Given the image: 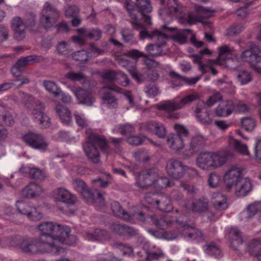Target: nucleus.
I'll use <instances>...</instances> for the list:
<instances>
[{
	"instance_id": "50",
	"label": "nucleus",
	"mask_w": 261,
	"mask_h": 261,
	"mask_svg": "<svg viewBox=\"0 0 261 261\" xmlns=\"http://www.w3.org/2000/svg\"><path fill=\"white\" fill-rule=\"evenodd\" d=\"M146 220L161 228H164L170 223L169 221H166L164 218L158 219L154 216L147 217Z\"/></svg>"
},
{
	"instance_id": "37",
	"label": "nucleus",
	"mask_w": 261,
	"mask_h": 261,
	"mask_svg": "<svg viewBox=\"0 0 261 261\" xmlns=\"http://www.w3.org/2000/svg\"><path fill=\"white\" fill-rule=\"evenodd\" d=\"M207 202L200 200L189 201L186 204L187 208L195 212L202 211L207 207Z\"/></svg>"
},
{
	"instance_id": "13",
	"label": "nucleus",
	"mask_w": 261,
	"mask_h": 261,
	"mask_svg": "<svg viewBox=\"0 0 261 261\" xmlns=\"http://www.w3.org/2000/svg\"><path fill=\"white\" fill-rule=\"evenodd\" d=\"M16 207L19 214L26 216L31 220L39 221L43 218V214L36 207L24 201H17Z\"/></svg>"
},
{
	"instance_id": "57",
	"label": "nucleus",
	"mask_w": 261,
	"mask_h": 261,
	"mask_svg": "<svg viewBox=\"0 0 261 261\" xmlns=\"http://www.w3.org/2000/svg\"><path fill=\"white\" fill-rule=\"evenodd\" d=\"M126 64H123L122 66H125L132 76L138 82H140L141 80L136 71V66L130 64V61H126Z\"/></svg>"
},
{
	"instance_id": "63",
	"label": "nucleus",
	"mask_w": 261,
	"mask_h": 261,
	"mask_svg": "<svg viewBox=\"0 0 261 261\" xmlns=\"http://www.w3.org/2000/svg\"><path fill=\"white\" fill-rule=\"evenodd\" d=\"M222 99V96L220 94L217 93L214 94L207 100L206 105L208 107H212L215 103L220 101Z\"/></svg>"
},
{
	"instance_id": "34",
	"label": "nucleus",
	"mask_w": 261,
	"mask_h": 261,
	"mask_svg": "<svg viewBox=\"0 0 261 261\" xmlns=\"http://www.w3.org/2000/svg\"><path fill=\"white\" fill-rule=\"evenodd\" d=\"M212 54V51L208 49V48H205L203 50H201L199 54H195L193 56V61L194 63L197 64L198 65V68L199 70L202 72V73H204L206 71V68L207 66L206 64H204L202 63L201 60L203 56L204 55H210Z\"/></svg>"
},
{
	"instance_id": "56",
	"label": "nucleus",
	"mask_w": 261,
	"mask_h": 261,
	"mask_svg": "<svg viewBox=\"0 0 261 261\" xmlns=\"http://www.w3.org/2000/svg\"><path fill=\"white\" fill-rule=\"evenodd\" d=\"M74 117L77 124L82 127H87L89 126V122L83 114L77 113L74 114Z\"/></svg>"
},
{
	"instance_id": "41",
	"label": "nucleus",
	"mask_w": 261,
	"mask_h": 261,
	"mask_svg": "<svg viewBox=\"0 0 261 261\" xmlns=\"http://www.w3.org/2000/svg\"><path fill=\"white\" fill-rule=\"evenodd\" d=\"M112 229L116 233L119 234L127 233L130 235H133L136 233L135 230L133 228L124 225L118 224H113Z\"/></svg>"
},
{
	"instance_id": "31",
	"label": "nucleus",
	"mask_w": 261,
	"mask_h": 261,
	"mask_svg": "<svg viewBox=\"0 0 261 261\" xmlns=\"http://www.w3.org/2000/svg\"><path fill=\"white\" fill-rule=\"evenodd\" d=\"M42 192V188L39 185L35 183L29 184L22 190L23 195L29 198L39 196Z\"/></svg>"
},
{
	"instance_id": "4",
	"label": "nucleus",
	"mask_w": 261,
	"mask_h": 261,
	"mask_svg": "<svg viewBox=\"0 0 261 261\" xmlns=\"http://www.w3.org/2000/svg\"><path fill=\"white\" fill-rule=\"evenodd\" d=\"M87 141L83 144V147L87 156L94 163L99 160V153L97 146L103 151H106L108 146L105 138L94 133L90 129L86 130Z\"/></svg>"
},
{
	"instance_id": "9",
	"label": "nucleus",
	"mask_w": 261,
	"mask_h": 261,
	"mask_svg": "<svg viewBox=\"0 0 261 261\" xmlns=\"http://www.w3.org/2000/svg\"><path fill=\"white\" fill-rule=\"evenodd\" d=\"M194 10L196 14L192 13H188L186 17L187 22L190 24L202 22L205 27L211 28V23L209 22L202 21V19L212 16L214 13V11L210 8L203 7L198 5L195 6Z\"/></svg>"
},
{
	"instance_id": "30",
	"label": "nucleus",
	"mask_w": 261,
	"mask_h": 261,
	"mask_svg": "<svg viewBox=\"0 0 261 261\" xmlns=\"http://www.w3.org/2000/svg\"><path fill=\"white\" fill-rule=\"evenodd\" d=\"M139 6L140 10L142 15V18L146 25H151L150 17L146 15L145 13H149L152 11V7L150 6L149 0H136Z\"/></svg>"
},
{
	"instance_id": "3",
	"label": "nucleus",
	"mask_w": 261,
	"mask_h": 261,
	"mask_svg": "<svg viewBox=\"0 0 261 261\" xmlns=\"http://www.w3.org/2000/svg\"><path fill=\"white\" fill-rule=\"evenodd\" d=\"M235 153L229 148L223 152H205L200 153L196 160V164L204 170H213L222 167L225 164L228 158L234 156Z\"/></svg>"
},
{
	"instance_id": "49",
	"label": "nucleus",
	"mask_w": 261,
	"mask_h": 261,
	"mask_svg": "<svg viewBox=\"0 0 261 261\" xmlns=\"http://www.w3.org/2000/svg\"><path fill=\"white\" fill-rule=\"evenodd\" d=\"M128 55L129 57H131L135 60H136L137 59L140 57H143L144 59V62L147 65L151 64H151H153L154 63V61L149 60L148 59L147 55H145L144 53L142 52H140L137 49H133L129 51L128 53Z\"/></svg>"
},
{
	"instance_id": "43",
	"label": "nucleus",
	"mask_w": 261,
	"mask_h": 261,
	"mask_svg": "<svg viewBox=\"0 0 261 261\" xmlns=\"http://www.w3.org/2000/svg\"><path fill=\"white\" fill-rule=\"evenodd\" d=\"M204 250L207 254L219 257L221 255V251L218 246L213 243H209L204 247Z\"/></svg>"
},
{
	"instance_id": "16",
	"label": "nucleus",
	"mask_w": 261,
	"mask_h": 261,
	"mask_svg": "<svg viewBox=\"0 0 261 261\" xmlns=\"http://www.w3.org/2000/svg\"><path fill=\"white\" fill-rule=\"evenodd\" d=\"M155 194H147L145 197V201L149 204L155 206L156 208L164 212H170L172 207L169 198L165 196H160L161 198L158 200L155 197Z\"/></svg>"
},
{
	"instance_id": "24",
	"label": "nucleus",
	"mask_w": 261,
	"mask_h": 261,
	"mask_svg": "<svg viewBox=\"0 0 261 261\" xmlns=\"http://www.w3.org/2000/svg\"><path fill=\"white\" fill-rule=\"evenodd\" d=\"M170 75L171 77L172 88L177 89L182 86L185 84L194 85L200 79V77L198 76L187 79L181 76L174 71H171Z\"/></svg>"
},
{
	"instance_id": "26",
	"label": "nucleus",
	"mask_w": 261,
	"mask_h": 261,
	"mask_svg": "<svg viewBox=\"0 0 261 261\" xmlns=\"http://www.w3.org/2000/svg\"><path fill=\"white\" fill-rule=\"evenodd\" d=\"M143 129L148 133L155 134L161 138L165 137L166 135V130L163 124L155 121L146 123L143 126Z\"/></svg>"
},
{
	"instance_id": "48",
	"label": "nucleus",
	"mask_w": 261,
	"mask_h": 261,
	"mask_svg": "<svg viewBox=\"0 0 261 261\" xmlns=\"http://www.w3.org/2000/svg\"><path fill=\"white\" fill-rule=\"evenodd\" d=\"M134 130V127L129 124H125L124 125H119L115 127L113 130L114 133L119 132L122 135H127L133 133Z\"/></svg>"
},
{
	"instance_id": "25",
	"label": "nucleus",
	"mask_w": 261,
	"mask_h": 261,
	"mask_svg": "<svg viewBox=\"0 0 261 261\" xmlns=\"http://www.w3.org/2000/svg\"><path fill=\"white\" fill-rule=\"evenodd\" d=\"M11 27L14 32V37L17 40H21L25 37L27 24L20 17H14L11 21Z\"/></svg>"
},
{
	"instance_id": "60",
	"label": "nucleus",
	"mask_w": 261,
	"mask_h": 261,
	"mask_svg": "<svg viewBox=\"0 0 261 261\" xmlns=\"http://www.w3.org/2000/svg\"><path fill=\"white\" fill-rule=\"evenodd\" d=\"M72 57L75 60L84 62L88 60L89 56L86 51L83 50L75 53Z\"/></svg>"
},
{
	"instance_id": "5",
	"label": "nucleus",
	"mask_w": 261,
	"mask_h": 261,
	"mask_svg": "<svg viewBox=\"0 0 261 261\" xmlns=\"http://www.w3.org/2000/svg\"><path fill=\"white\" fill-rule=\"evenodd\" d=\"M24 106L31 112L32 117L35 121L39 122L45 128L49 126V119L43 113L44 107L39 101L36 100L32 96L26 95Z\"/></svg>"
},
{
	"instance_id": "58",
	"label": "nucleus",
	"mask_w": 261,
	"mask_h": 261,
	"mask_svg": "<svg viewBox=\"0 0 261 261\" xmlns=\"http://www.w3.org/2000/svg\"><path fill=\"white\" fill-rule=\"evenodd\" d=\"M146 139L145 137L135 136L128 137L127 142L133 145H139L142 144Z\"/></svg>"
},
{
	"instance_id": "8",
	"label": "nucleus",
	"mask_w": 261,
	"mask_h": 261,
	"mask_svg": "<svg viewBox=\"0 0 261 261\" xmlns=\"http://www.w3.org/2000/svg\"><path fill=\"white\" fill-rule=\"evenodd\" d=\"M166 170L168 174L174 179H178L185 176H194L196 171L193 168L184 166L176 160H170L167 163Z\"/></svg>"
},
{
	"instance_id": "22",
	"label": "nucleus",
	"mask_w": 261,
	"mask_h": 261,
	"mask_svg": "<svg viewBox=\"0 0 261 261\" xmlns=\"http://www.w3.org/2000/svg\"><path fill=\"white\" fill-rule=\"evenodd\" d=\"M252 189V182L248 177L243 176L232 188L235 195L238 197L247 195Z\"/></svg>"
},
{
	"instance_id": "12",
	"label": "nucleus",
	"mask_w": 261,
	"mask_h": 261,
	"mask_svg": "<svg viewBox=\"0 0 261 261\" xmlns=\"http://www.w3.org/2000/svg\"><path fill=\"white\" fill-rule=\"evenodd\" d=\"M243 168L236 166L230 167L224 173L223 180L226 189L231 191L233 187L244 176Z\"/></svg>"
},
{
	"instance_id": "40",
	"label": "nucleus",
	"mask_w": 261,
	"mask_h": 261,
	"mask_svg": "<svg viewBox=\"0 0 261 261\" xmlns=\"http://www.w3.org/2000/svg\"><path fill=\"white\" fill-rule=\"evenodd\" d=\"M107 232L105 231L96 229L93 233H88L86 238L91 241H103L107 238Z\"/></svg>"
},
{
	"instance_id": "64",
	"label": "nucleus",
	"mask_w": 261,
	"mask_h": 261,
	"mask_svg": "<svg viewBox=\"0 0 261 261\" xmlns=\"http://www.w3.org/2000/svg\"><path fill=\"white\" fill-rule=\"evenodd\" d=\"M254 152L256 160H261V139H257L256 141Z\"/></svg>"
},
{
	"instance_id": "21",
	"label": "nucleus",
	"mask_w": 261,
	"mask_h": 261,
	"mask_svg": "<svg viewBox=\"0 0 261 261\" xmlns=\"http://www.w3.org/2000/svg\"><path fill=\"white\" fill-rule=\"evenodd\" d=\"M77 31L79 33V36L72 37L73 42L76 44H84L86 38L98 40L101 37V32L98 29L89 30L84 29H79Z\"/></svg>"
},
{
	"instance_id": "46",
	"label": "nucleus",
	"mask_w": 261,
	"mask_h": 261,
	"mask_svg": "<svg viewBox=\"0 0 261 261\" xmlns=\"http://www.w3.org/2000/svg\"><path fill=\"white\" fill-rule=\"evenodd\" d=\"M248 251L251 255L256 256V254L261 251V239L253 240L249 244Z\"/></svg>"
},
{
	"instance_id": "28",
	"label": "nucleus",
	"mask_w": 261,
	"mask_h": 261,
	"mask_svg": "<svg viewBox=\"0 0 261 261\" xmlns=\"http://www.w3.org/2000/svg\"><path fill=\"white\" fill-rule=\"evenodd\" d=\"M72 91L80 103L87 106H91L94 102V98L92 93L89 91L78 89L76 90H72Z\"/></svg>"
},
{
	"instance_id": "55",
	"label": "nucleus",
	"mask_w": 261,
	"mask_h": 261,
	"mask_svg": "<svg viewBox=\"0 0 261 261\" xmlns=\"http://www.w3.org/2000/svg\"><path fill=\"white\" fill-rule=\"evenodd\" d=\"M238 78L242 85L248 84L251 82L252 79L251 73L246 71L240 72L238 76Z\"/></svg>"
},
{
	"instance_id": "54",
	"label": "nucleus",
	"mask_w": 261,
	"mask_h": 261,
	"mask_svg": "<svg viewBox=\"0 0 261 261\" xmlns=\"http://www.w3.org/2000/svg\"><path fill=\"white\" fill-rule=\"evenodd\" d=\"M56 50L59 54L66 55L70 52L71 49L68 43L64 41H61L57 44Z\"/></svg>"
},
{
	"instance_id": "14",
	"label": "nucleus",
	"mask_w": 261,
	"mask_h": 261,
	"mask_svg": "<svg viewBox=\"0 0 261 261\" xmlns=\"http://www.w3.org/2000/svg\"><path fill=\"white\" fill-rule=\"evenodd\" d=\"M59 16V12L57 9L46 3L42 10L40 23L45 28H51L56 22Z\"/></svg>"
},
{
	"instance_id": "18",
	"label": "nucleus",
	"mask_w": 261,
	"mask_h": 261,
	"mask_svg": "<svg viewBox=\"0 0 261 261\" xmlns=\"http://www.w3.org/2000/svg\"><path fill=\"white\" fill-rule=\"evenodd\" d=\"M52 197L56 202H63L68 205L74 204L76 201L75 197L63 187L55 189L52 193Z\"/></svg>"
},
{
	"instance_id": "19",
	"label": "nucleus",
	"mask_w": 261,
	"mask_h": 261,
	"mask_svg": "<svg viewBox=\"0 0 261 261\" xmlns=\"http://www.w3.org/2000/svg\"><path fill=\"white\" fill-rule=\"evenodd\" d=\"M111 208L115 215L126 220L130 221L133 219H137L139 221H144L146 219L143 213L140 212L133 213L131 215H129L122 210L120 204L116 201L112 202Z\"/></svg>"
},
{
	"instance_id": "62",
	"label": "nucleus",
	"mask_w": 261,
	"mask_h": 261,
	"mask_svg": "<svg viewBox=\"0 0 261 261\" xmlns=\"http://www.w3.org/2000/svg\"><path fill=\"white\" fill-rule=\"evenodd\" d=\"M244 30V27L240 25H234L231 27L227 31V35L233 36L240 33Z\"/></svg>"
},
{
	"instance_id": "59",
	"label": "nucleus",
	"mask_w": 261,
	"mask_h": 261,
	"mask_svg": "<svg viewBox=\"0 0 261 261\" xmlns=\"http://www.w3.org/2000/svg\"><path fill=\"white\" fill-rule=\"evenodd\" d=\"M167 5L169 12L170 13L175 15L179 11V6L176 0H168Z\"/></svg>"
},
{
	"instance_id": "47",
	"label": "nucleus",
	"mask_w": 261,
	"mask_h": 261,
	"mask_svg": "<svg viewBox=\"0 0 261 261\" xmlns=\"http://www.w3.org/2000/svg\"><path fill=\"white\" fill-rule=\"evenodd\" d=\"M25 171L28 172L30 176L34 179L42 180L45 177L43 171L38 168L27 167L25 168Z\"/></svg>"
},
{
	"instance_id": "53",
	"label": "nucleus",
	"mask_w": 261,
	"mask_h": 261,
	"mask_svg": "<svg viewBox=\"0 0 261 261\" xmlns=\"http://www.w3.org/2000/svg\"><path fill=\"white\" fill-rule=\"evenodd\" d=\"M221 176L219 174L213 172L211 173L208 178V185L211 188L217 187L220 183Z\"/></svg>"
},
{
	"instance_id": "36",
	"label": "nucleus",
	"mask_w": 261,
	"mask_h": 261,
	"mask_svg": "<svg viewBox=\"0 0 261 261\" xmlns=\"http://www.w3.org/2000/svg\"><path fill=\"white\" fill-rule=\"evenodd\" d=\"M257 213H259V220L261 221V203L256 202L250 204L241 215L242 217L247 216V218H250Z\"/></svg>"
},
{
	"instance_id": "45",
	"label": "nucleus",
	"mask_w": 261,
	"mask_h": 261,
	"mask_svg": "<svg viewBox=\"0 0 261 261\" xmlns=\"http://www.w3.org/2000/svg\"><path fill=\"white\" fill-rule=\"evenodd\" d=\"M43 86L49 93L52 94L55 97L61 93V89L54 83L51 81H45L43 82Z\"/></svg>"
},
{
	"instance_id": "6",
	"label": "nucleus",
	"mask_w": 261,
	"mask_h": 261,
	"mask_svg": "<svg viewBox=\"0 0 261 261\" xmlns=\"http://www.w3.org/2000/svg\"><path fill=\"white\" fill-rule=\"evenodd\" d=\"M162 33L166 37V41L168 38H172L174 41L184 44L187 41V38L190 37V41L196 47H199L202 45V42L197 41L195 34L190 30L186 29L176 32L174 28H168L163 25L162 28Z\"/></svg>"
},
{
	"instance_id": "44",
	"label": "nucleus",
	"mask_w": 261,
	"mask_h": 261,
	"mask_svg": "<svg viewBox=\"0 0 261 261\" xmlns=\"http://www.w3.org/2000/svg\"><path fill=\"white\" fill-rule=\"evenodd\" d=\"M39 60V57L35 56H30L20 59L17 61L16 65L22 69L27 65L34 63Z\"/></svg>"
},
{
	"instance_id": "17",
	"label": "nucleus",
	"mask_w": 261,
	"mask_h": 261,
	"mask_svg": "<svg viewBox=\"0 0 261 261\" xmlns=\"http://www.w3.org/2000/svg\"><path fill=\"white\" fill-rule=\"evenodd\" d=\"M180 232L187 239L199 242L203 240L202 232L196 229L193 225L183 224L179 222Z\"/></svg>"
},
{
	"instance_id": "52",
	"label": "nucleus",
	"mask_w": 261,
	"mask_h": 261,
	"mask_svg": "<svg viewBox=\"0 0 261 261\" xmlns=\"http://www.w3.org/2000/svg\"><path fill=\"white\" fill-rule=\"evenodd\" d=\"M241 122L243 127L248 131L252 130L256 125V121L252 118H244L242 119Z\"/></svg>"
},
{
	"instance_id": "61",
	"label": "nucleus",
	"mask_w": 261,
	"mask_h": 261,
	"mask_svg": "<svg viewBox=\"0 0 261 261\" xmlns=\"http://www.w3.org/2000/svg\"><path fill=\"white\" fill-rule=\"evenodd\" d=\"M234 111L239 113H244L248 111V107L242 101L233 102Z\"/></svg>"
},
{
	"instance_id": "38",
	"label": "nucleus",
	"mask_w": 261,
	"mask_h": 261,
	"mask_svg": "<svg viewBox=\"0 0 261 261\" xmlns=\"http://www.w3.org/2000/svg\"><path fill=\"white\" fill-rule=\"evenodd\" d=\"M173 101H164L156 106V107L160 110L171 111H175L180 109V107L179 106L178 103L176 102L177 99Z\"/></svg>"
},
{
	"instance_id": "10",
	"label": "nucleus",
	"mask_w": 261,
	"mask_h": 261,
	"mask_svg": "<svg viewBox=\"0 0 261 261\" xmlns=\"http://www.w3.org/2000/svg\"><path fill=\"white\" fill-rule=\"evenodd\" d=\"M23 141L32 148L44 151L48 146V142L41 134L29 131L22 137Z\"/></svg>"
},
{
	"instance_id": "39",
	"label": "nucleus",
	"mask_w": 261,
	"mask_h": 261,
	"mask_svg": "<svg viewBox=\"0 0 261 261\" xmlns=\"http://www.w3.org/2000/svg\"><path fill=\"white\" fill-rule=\"evenodd\" d=\"M206 138L200 134H196L191 140L190 147L192 150H198L202 147L206 141Z\"/></svg>"
},
{
	"instance_id": "23",
	"label": "nucleus",
	"mask_w": 261,
	"mask_h": 261,
	"mask_svg": "<svg viewBox=\"0 0 261 261\" xmlns=\"http://www.w3.org/2000/svg\"><path fill=\"white\" fill-rule=\"evenodd\" d=\"M102 78L106 84H114V80H117L119 83L123 86H126L129 83L126 75L121 72L115 73L114 71H107L102 74Z\"/></svg>"
},
{
	"instance_id": "11",
	"label": "nucleus",
	"mask_w": 261,
	"mask_h": 261,
	"mask_svg": "<svg viewBox=\"0 0 261 261\" xmlns=\"http://www.w3.org/2000/svg\"><path fill=\"white\" fill-rule=\"evenodd\" d=\"M240 58L242 61L249 63L261 75V66L256 65L261 62V51L257 46L254 45L242 52Z\"/></svg>"
},
{
	"instance_id": "1",
	"label": "nucleus",
	"mask_w": 261,
	"mask_h": 261,
	"mask_svg": "<svg viewBox=\"0 0 261 261\" xmlns=\"http://www.w3.org/2000/svg\"><path fill=\"white\" fill-rule=\"evenodd\" d=\"M37 229L39 238L23 240L20 244L23 251L29 253L53 252L56 254L62 250L60 244L72 245L76 240L75 237L69 236L68 227L56 222H41L38 225Z\"/></svg>"
},
{
	"instance_id": "15",
	"label": "nucleus",
	"mask_w": 261,
	"mask_h": 261,
	"mask_svg": "<svg viewBox=\"0 0 261 261\" xmlns=\"http://www.w3.org/2000/svg\"><path fill=\"white\" fill-rule=\"evenodd\" d=\"M109 90L120 92V88L114 84H106V86L99 92L103 104L110 109L115 108L118 106L117 99L111 92L108 91Z\"/></svg>"
},
{
	"instance_id": "51",
	"label": "nucleus",
	"mask_w": 261,
	"mask_h": 261,
	"mask_svg": "<svg viewBox=\"0 0 261 261\" xmlns=\"http://www.w3.org/2000/svg\"><path fill=\"white\" fill-rule=\"evenodd\" d=\"M199 98V95L197 93H194L182 98L178 103L179 106L180 107L181 109L184 107L185 105L191 103L198 99Z\"/></svg>"
},
{
	"instance_id": "20",
	"label": "nucleus",
	"mask_w": 261,
	"mask_h": 261,
	"mask_svg": "<svg viewBox=\"0 0 261 261\" xmlns=\"http://www.w3.org/2000/svg\"><path fill=\"white\" fill-rule=\"evenodd\" d=\"M218 57L216 61H214L213 63H210L209 65H206L207 67L206 68V72L209 69L211 70L212 73L215 75L217 73V71L214 68L210 67V66L214 65L215 64H218L222 65L224 64L225 61L229 60L231 58L232 54V50L228 46L224 45L218 48Z\"/></svg>"
},
{
	"instance_id": "42",
	"label": "nucleus",
	"mask_w": 261,
	"mask_h": 261,
	"mask_svg": "<svg viewBox=\"0 0 261 261\" xmlns=\"http://www.w3.org/2000/svg\"><path fill=\"white\" fill-rule=\"evenodd\" d=\"M228 237L231 240V244L236 242L238 244H240L242 242L241 234L238 229L236 227H231L229 229Z\"/></svg>"
},
{
	"instance_id": "29",
	"label": "nucleus",
	"mask_w": 261,
	"mask_h": 261,
	"mask_svg": "<svg viewBox=\"0 0 261 261\" xmlns=\"http://www.w3.org/2000/svg\"><path fill=\"white\" fill-rule=\"evenodd\" d=\"M227 141L229 146L228 148L233 150L234 152V151L230 148L231 147L233 148L235 151L242 155L250 156V154L246 144L242 143L240 141L233 138L231 136L228 137Z\"/></svg>"
},
{
	"instance_id": "27",
	"label": "nucleus",
	"mask_w": 261,
	"mask_h": 261,
	"mask_svg": "<svg viewBox=\"0 0 261 261\" xmlns=\"http://www.w3.org/2000/svg\"><path fill=\"white\" fill-rule=\"evenodd\" d=\"M234 111L233 101L221 102L215 110V114L219 117H227Z\"/></svg>"
},
{
	"instance_id": "7",
	"label": "nucleus",
	"mask_w": 261,
	"mask_h": 261,
	"mask_svg": "<svg viewBox=\"0 0 261 261\" xmlns=\"http://www.w3.org/2000/svg\"><path fill=\"white\" fill-rule=\"evenodd\" d=\"M156 175L152 172H145L140 174L136 179V185L141 189H145L149 187L162 188L169 187L172 183L167 178H160L155 179Z\"/></svg>"
},
{
	"instance_id": "33",
	"label": "nucleus",
	"mask_w": 261,
	"mask_h": 261,
	"mask_svg": "<svg viewBox=\"0 0 261 261\" xmlns=\"http://www.w3.org/2000/svg\"><path fill=\"white\" fill-rule=\"evenodd\" d=\"M56 111L63 124L69 125L72 122L71 114L67 108L58 105L56 107Z\"/></svg>"
},
{
	"instance_id": "35",
	"label": "nucleus",
	"mask_w": 261,
	"mask_h": 261,
	"mask_svg": "<svg viewBox=\"0 0 261 261\" xmlns=\"http://www.w3.org/2000/svg\"><path fill=\"white\" fill-rule=\"evenodd\" d=\"M213 203L216 208L224 210L227 208L226 197L220 193H214L212 195Z\"/></svg>"
},
{
	"instance_id": "2",
	"label": "nucleus",
	"mask_w": 261,
	"mask_h": 261,
	"mask_svg": "<svg viewBox=\"0 0 261 261\" xmlns=\"http://www.w3.org/2000/svg\"><path fill=\"white\" fill-rule=\"evenodd\" d=\"M130 17L133 20L131 21L134 28L136 30H141L140 37L141 39L146 38L156 40L157 43L155 44H150L146 46V49L149 54L151 56L160 55L166 44V37L162 32L155 30L151 34H148L146 31L144 24L140 23L136 18V14L129 8H127Z\"/></svg>"
},
{
	"instance_id": "32",
	"label": "nucleus",
	"mask_w": 261,
	"mask_h": 261,
	"mask_svg": "<svg viewBox=\"0 0 261 261\" xmlns=\"http://www.w3.org/2000/svg\"><path fill=\"white\" fill-rule=\"evenodd\" d=\"M167 144L174 151L180 150L184 147L182 139L179 135H176L175 134H172L169 136Z\"/></svg>"
}]
</instances>
